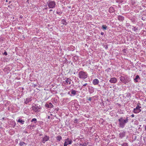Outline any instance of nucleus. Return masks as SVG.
<instances>
[{
	"instance_id": "obj_1",
	"label": "nucleus",
	"mask_w": 146,
	"mask_h": 146,
	"mask_svg": "<svg viewBox=\"0 0 146 146\" xmlns=\"http://www.w3.org/2000/svg\"><path fill=\"white\" fill-rule=\"evenodd\" d=\"M79 77L80 78L84 79L87 77V74L86 72L80 71L79 72Z\"/></svg>"
},
{
	"instance_id": "obj_2",
	"label": "nucleus",
	"mask_w": 146,
	"mask_h": 146,
	"mask_svg": "<svg viewBox=\"0 0 146 146\" xmlns=\"http://www.w3.org/2000/svg\"><path fill=\"white\" fill-rule=\"evenodd\" d=\"M48 6L49 8L52 9L54 8L56 5V3L54 1H48L47 2Z\"/></svg>"
},
{
	"instance_id": "obj_3",
	"label": "nucleus",
	"mask_w": 146,
	"mask_h": 146,
	"mask_svg": "<svg viewBox=\"0 0 146 146\" xmlns=\"http://www.w3.org/2000/svg\"><path fill=\"white\" fill-rule=\"evenodd\" d=\"M119 123V125L120 127H124L125 122H124V119L122 117L120 118L118 120Z\"/></svg>"
},
{
	"instance_id": "obj_4",
	"label": "nucleus",
	"mask_w": 146,
	"mask_h": 146,
	"mask_svg": "<svg viewBox=\"0 0 146 146\" xmlns=\"http://www.w3.org/2000/svg\"><path fill=\"white\" fill-rule=\"evenodd\" d=\"M141 108V106L137 105L136 107V108H134L133 112L134 113H137L141 111V110L140 108Z\"/></svg>"
},
{
	"instance_id": "obj_5",
	"label": "nucleus",
	"mask_w": 146,
	"mask_h": 146,
	"mask_svg": "<svg viewBox=\"0 0 146 146\" xmlns=\"http://www.w3.org/2000/svg\"><path fill=\"white\" fill-rule=\"evenodd\" d=\"M50 139L49 136L46 135H45L44 137L42 138V142L44 143L45 142L48 141Z\"/></svg>"
},
{
	"instance_id": "obj_6",
	"label": "nucleus",
	"mask_w": 146,
	"mask_h": 146,
	"mask_svg": "<svg viewBox=\"0 0 146 146\" xmlns=\"http://www.w3.org/2000/svg\"><path fill=\"white\" fill-rule=\"evenodd\" d=\"M117 81V79L115 78H111L109 80V82L111 83H115Z\"/></svg>"
},
{
	"instance_id": "obj_7",
	"label": "nucleus",
	"mask_w": 146,
	"mask_h": 146,
	"mask_svg": "<svg viewBox=\"0 0 146 146\" xmlns=\"http://www.w3.org/2000/svg\"><path fill=\"white\" fill-rule=\"evenodd\" d=\"M65 142H66L68 145L71 144L72 143V140L70 139L69 138H67L65 140Z\"/></svg>"
},
{
	"instance_id": "obj_8",
	"label": "nucleus",
	"mask_w": 146,
	"mask_h": 146,
	"mask_svg": "<svg viewBox=\"0 0 146 146\" xmlns=\"http://www.w3.org/2000/svg\"><path fill=\"white\" fill-rule=\"evenodd\" d=\"M99 82V80L97 79H94L92 81L93 84L95 85L98 84Z\"/></svg>"
},
{
	"instance_id": "obj_9",
	"label": "nucleus",
	"mask_w": 146,
	"mask_h": 146,
	"mask_svg": "<svg viewBox=\"0 0 146 146\" xmlns=\"http://www.w3.org/2000/svg\"><path fill=\"white\" fill-rule=\"evenodd\" d=\"M31 97L30 96L29 97L25 99V103L27 104H28L29 102L31 101Z\"/></svg>"
},
{
	"instance_id": "obj_10",
	"label": "nucleus",
	"mask_w": 146,
	"mask_h": 146,
	"mask_svg": "<svg viewBox=\"0 0 146 146\" xmlns=\"http://www.w3.org/2000/svg\"><path fill=\"white\" fill-rule=\"evenodd\" d=\"M71 81V79L69 78H67L65 81L66 83L67 84H70Z\"/></svg>"
},
{
	"instance_id": "obj_11",
	"label": "nucleus",
	"mask_w": 146,
	"mask_h": 146,
	"mask_svg": "<svg viewBox=\"0 0 146 146\" xmlns=\"http://www.w3.org/2000/svg\"><path fill=\"white\" fill-rule=\"evenodd\" d=\"M56 139L57 141H60L62 139V137L60 135H58L56 137Z\"/></svg>"
},
{
	"instance_id": "obj_12",
	"label": "nucleus",
	"mask_w": 146,
	"mask_h": 146,
	"mask_svg": "<svg viewBox=\"0 0 146 146\" xmlns=\"http://www.w3.org/2000/svg\"><path fill=\"white\" fill-rule=\"evenodd\" d=\"M124 18L123 17L119 15L118 16V19L121 21H122L124 20Z\"/></svg>"
},
{
	"instance_id": "obj_13",
	"label": "nucleus",
	"mask_w": 146,
	"mask_h": 146,
	"mask_svg": "<svg viewBox=\"0 0 146 146\" xmlns=\"http://www.w3.org/2000/svg\"><path fill=\"white\" fill-rule=\"evenodd\" d=\"M77 91L75 90H72L71 91V94L73 95H75L76 94Z\"/></svg>"
},
{
	"instance_id": "obj_14",
	"label": "nucleus",
	"mask_w": 146,
	"mask_h": 146,
	"mask_svg": "<svg viewBox=\"0 0 146 146\" xmlns=\"http://www.w3.org/2000/svg\"><path fill=\"white\" fill-rule=\"evenodd\" d=\"M139 76L138 75H137L136 76V77L134 79V80H135V82H138V80H137V79L138 78H139Z\"/></svg>"
},
{
	"instance_id": "obj_15",
	"label": "nucleus",
	"mask_w": 146,
	"mask_h": 146,
	"mask_svg": "<svg viewBox=\"0 0 146 146\" xmlns=\"http://www.w3.org/2000/svg\"><path fill=\"white\" fill-rule=\"evenodd\" d=\"M18 122L20 123H21L22 124H23L25 122V121L23 120H21L20 119H19L17 121Z\"/></svg>"
},
{
	"instance_id": "obj_16",
	"label": "nucleus",
	"mask_w": 146,
	"mask_h": 146,
	"mask_svg": "<svg viewBox=\"0 0 146 146\" xmlns=\"http://www.w3.org/2000/svg\"><path fill=\"white\" fill-rule=\"evenodd\" d=\"M116 2L119 3V4L122 3L123 1L122 0H116Z\"/></svg>"
},
{
	"instance_id": "obj_17",
	"label": "nucleus",
	"mask_w": 146,
	"mask_h": 146,
	"mask_svg": "<svg viewBox=\"0 0 146 146\" xmlns=\"http://www.w3.org/2000/svg\"><path fill=\"white\" fill-rule=\"evenodd\" d=\"M33 121H34V123H36V119L35 118H34L31 121V122H33Z\"/></svg>"
},
{
	"instance_id": "obj_18",
	"label": "nucleus",
	"mask_w": 146,
	"mask_h": 146,
	"mask_svg": "<svg viewBox=\"0 0 146 146\" xmlns=\"http://www.w3.org/2000/svg\"><path fill=\"white\" fill-rule=\"evenodd\" d=\"M102 29L104 30H106L107 28V27L106 25H103L102 26Z\"/></svg>"
},
{
	"instance_id": "obj_19",
	"label": "nucleus",
	"mask_w": 146,
	"mask_h": 146,
	"mask_svg": "<svg viewBox=\"0 0 146 146\" xmlns=\"http://www.w3.org/2000/svg\"><path fill=\"white\" fill-rule=\"evenodd\" d=\"M19 144L21 146L23 145L24 144H26L23 142H21Z\"/></svg>"
},
{
	"instance_id": "obj_20",
	"label": "nucleus",
	"mask_w": 146,
	"mask_h": 146,
	"mask_svg": "<svg viewBox=\"0 0 146 146\" xmlns=\"http://www.w3.org/2000/svg\"><path fill=\"white\" fill-rule=\"evenodd\" d=\"M125 80V78L123 77H120V80L121 82H123Z\"/></svg>"
},
{
	"instance_id": "obj_21",
	"label": "nucleus",
	"mask_w": 146,
	"mask_h": 146,
	"mask_svg": "<svg viewBox=\"0 0 146 146\" xmlns=\"http://www.w3.org/2000/svg\"><path fill=\"white\" fill-rule=\"evenodd\" d=\"M49 108H52L53 107V105L51 103H49Z\"/></svg>"
},
{
	"instance_id": "obj_22",
	"label": "nucleus",
	"mask_w": 146,
	"mask_h": 146,
	"mask_svg": "<svg viewBox=\"0 0 146 146\" xmlns=\"http://www.w3.org/2000/svg\"><path fill=\"white\" fill-rule=\"evenodd\" d=\"M128 117H127L126 118V119L125 120H124V122H125V123H127L128 122Z\"/></svg>"
},
{
	"instance_id": "obj_23",
	"label": "nucleus",
	"mask_w": 146,
	"mask_h": 146,
	"mask_svg": "<svg viewBox=\"0 0 146 146\" xmlns=\"http://www.w3.org/2000/svg\"><path fill=\"white\" fill-rule=\"evenodd\" d=\"M45 106L46 107H47V108H49V104H46L45 105Z\"/></svg>"
},
{
	"instance_id": "obj_24",
	"label": "nucleus",
	"mask_w": 146,
	"mask_h": 146,
	"mask_svg": "<svg viewBox=\"0 0 146 146\" xmlns=\"http://www.w3.org/2000/svg\"><path fill=\"white\" fill-rule=\"evenodd\" d=\"M122 146H128V145L126 143H124L123 144Z\"/></svg>"
},
{
	"instance_id": "obj_25",
	"label": "nucleus",
	"mask_w": 146,
	"mask_h": 146,
	"mask_svg": "<svg viewBox=\"0 0 146 146\" xmlns=\"http://www.w3.org/2000/svg\"><path fill=\"white\" fill-rule=\"evenodd\" d=\"M78 121V119H75L74 121V122L75 123H77Z\"/></svg>"
},
{
	"instance_id": "obj_26",
	"label": "nucleus",
	"mask_w": 146,
	"mask_h": 146,
	"mask_svg": "<svg viewBox=\"0 0 146 146\" xmlns=\"http://www.w3.org/2000/svg\"><path fill=\"white\" fill-rule=\"evenodd\" d=\"M68 144L66 143V142H64V146H67Z\"/></svg>"
},
{
	"instance_id": "obj_27",
	"label": "nucleus",
	"mask_w": 146,
	"mask_h": 146,
	"mask_svg": "<svg viewBox=\"0 0 146 146\" xmlns=\"http://www.w3.org/2000/svg\"><path fill=\"white\" fill-rule=\"evenodd\" d=\"M113 10V8L112 7H110V11L111 10Z\"/></svg>"
},
{
	"instance_id": "obj_28",
	"label": "nucleus",
	"mask_w": 146,
	"mask_h": 146,
	"mask_svg": "<svg viewBox=\"0 0 146 146\" xmlns=\"http://www.w3.org/2000/svg\"><path fill=\"white\" fill-rule=\"evenodd\" d=\"M87 85V83H86L84 84H83V86H86Z\"/></svg>"
},
{
	"instance_id": "obj_29",
	"label": "nucleus",
	"mask_w": 146,
	"mask_h": 146,
	"mask_svg": "<svg viewBox=\"0 0 146 146\" xmlns=\"http://www.w3.org/2000/svg\"><path fill=\"white\" fill-rule=\"evenodd\" d=\"M4 54L5 55H7V53L6 52H5L4 53Z\"/></svg>"
},
{
	"instance_id": "obj_30",
	"label": "nucleus",
	"mask_w": 146,
	"mask_h": 146,
	"mask_svg": "<svg viewBox=\"0 0 146 146\" xmlns=\"http://www.w3.org/2000/svg\"><path fill=\"white\" fill-rule=\"evenodd\" d=\"M134 116L135 115L133 114H132L131 115V117H134Z\"/></svg>"
},
{
	"instance_id": "obj_31",
	"label": "nucleus",
	"mask_w": 146,
	"mask_h": 146,
	"mask_svg": "<svg viewBox=\"0 0 146 146\" xmlns=\"http://www.w3.org/2000/svg\"><path fill=\"white\" fill-rule=\"evenodd\" d=\"M101 35H103L104 34V33L103 32H101Z\"/></svg>"
},
{
	"instance_id": "obj_32",
	"label": "nucleus",
	"mask_w": 146,
	"mask_h": 146,
	"mask_svg": "<svg viewBox=\"0 0 146 146\" xmlns=\"http://www.w3.org/2000/svg\"><path fill=\"white\" fill-rule=\"evenodd\" d=\"M91 98H89V99H88V100L89 101H91Z\"/></svg>"
},
{
	"instance_id": "obj_33",
	"label": "nucleus",
	"mask_w": 146,
	"mask_h": 146,
	"mask_svg": "<svg viewBox=\"0 0 146 146\" xmlns=\"http://www.w3.org/2000/svg\"><path fill=\"white\" fill-rule=\"evenodd\" d=\"M48 119H50V116H48Z\"/></svg>"
},
{
	"instance_id": "obj_34",
	"label": "nucleus",
	"mask_w": 146,
	"mask_h": 146,
	"mask_svg": "<svg viewBox=\"0 0 146 146\" xmlns=\"http://www.w3.org/2000/svg\"><path fill=\"white\" fill-rule=\"evenodd\" d=\"M52 11V9H50L49 10V11L50 12V11Z\"/></svg>"
},
{
	"instance_id": "obj_35",
	"label": "nucleus",
	"mask_w": 146,
	"mask_h": 146,
	"mask_svg": "<svg viewBox=\"0 0 146 146\" xmlns=\"http://www.w3.org/2000/svg\"><path fill=\"white\" fill-rule=\"evenodd\" d=\"M22 17H22V16H20V18H22Z\"/></svg>"
},
{
	"instance_id": "obj_36",
	"label": "nucleus",
	"mask_w": 146,
	"mask_h": 146,
	"mask_svg": "<svg viewBox=\"0 0 146 146\" xmlns=\"http://www.w3.org/2000/svg\"><path fill=\"white\" fill-rule=\"evenodd\" d=\"M6 2H8V0H6Z\"/></svg>"
},
{
	"instance_id": "obj_37",
	"label": "nucleus",
	"mask_w": 146,
	"mask_h": 146,
	"mask_svg": "<svg viewBox=\"0 0 146 146\" xmlns=\"http://www.w3.org/2000/svg\"><path fill=\"white\" fill-rule=\"evenodd\" d=\"M119 135H120V136H121V134H119Z\"/></svg>"
}]
</instances>
